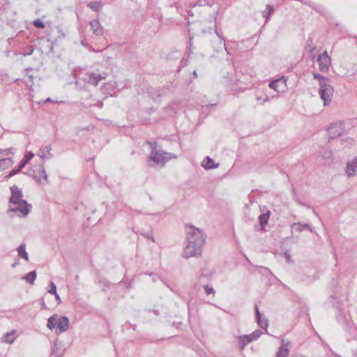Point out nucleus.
Segmentation results:
<instances>
[{
  "label": "nucleus",
  "instance_id": "obj_15",
  "mask_svg": "<svg viewBox=\"0 0 357 357\" xmlns=\"http://www.w3.org/2000/svg\"><path fill=\"white\" fill-rule=\"evenodd\" d=\"M357 160H353L351 162H349L347 166L346 172L349 176H352L357 174Z\"/></svg>",
  "mask_w": 357,
  "mask_h": 357
},
{
  "label": "nucleus",
  "instance_id": "obj_48",
  "mask_svg": "<svg viewBox=\"0 0 357 357\" xmlns=\"http://www.w3.org/2000/svg\"><path fill=\"white\" fill-rule=\"evenodd\" d=\"M268 97H266V98L264 100V102H266V101H268Z\"/></svg>",
  "mask_w": 357,
  "mask_h": 357
},
{
  "label": "nucleus",
  "instance_id": "obj_2",
  "mask_svg": "<svg viewBox=\"0 0 357 357\" xmlns=\"http://www.w3.org/2000/svg\"><path fill=\"white\" fill-rule=\"evenodd\" d=\"M151 149V153L149 155L147 163L150 167H163L172 159L177 158L176 155L163 151L158 147L156 142H147Z\"/></svg>",
  "mask_w": 357,
  "mask_h": 357
},
{
  "label": "nucleus",
  "instance_id": "obj_1",
  "mask_svg": "<svg viewBox=\"0 0 357 357\" xmlns=\"http://www.w3.org/2000/svg\"><path fill=\"white\" fill-rule=\"evenodd\" d=\"M186 245L182 256L184 258L199 257L202 249L206 241V236L202 230L192 225H186Z\"/></svg>",
  "mask_w": 357,
  "mask_h": 357
},
{
  "label": "nucleus",
  "instance_id": "obj_4",
  "mask_svg": "<svg viewBox=\"0 0 357 357\" xmlns=\"http://www.w3.org/2000/svg\"><path fill=\"white\" fill-rule=\"evenodd\" d=\"M31 208V205L29 204L26 201L22 200L18 202V203H11L10 211L20 212L18 215L20 217H25L29 213Z\"/></svg>",
  "mask_w": 357,
  "mask_h": 357
},
{
  "label": "nucleus",
  "instance_id": "obj_22",
  "mask_svg": "<svg viewBox=\"0 0 357 357\" xmlns=\"http://www.w3.org/2000/svg\"><path fill=\"white\" fill-rule=\"evenodd\" d=\"M57 314H54L51 316L48 320H47V326L49 329L53 330L54 328H56V324H57Z\"/></svg>",
  "mask_w": 357,
  "mask_h": 357
},
{
  "label": "nucleus",
  "instance_id": "obj_39",
  "mask_svg": "<svg viewBox=\"0 0 357 357\" xmlns=\"http://www.w3.org/2000/svg\"><path fill=\"white\" fill-rule=\"evenodd\" d=\"M346 141L348 142L349 144H352L354 140L352 138H347Z\"/></svg>",
  "mask_w": 357,
  "mask_h": 357
},
{
  "label": "nucleus",
  "instance_id": "obj_5",
  "mask_svg": "<svg viewBox=\"0 0 357 357\" xmlns=\"http://www.w3.org/2000/svg\"><path fill=\"white\" fill-rule=\"evenodd\" d=\"M330 138H335L340 136L344 132V123L342 121L335 122L331 125L328 130Z\"/></svg>",
  "mask_w": 357,
  "mask_h": 357
},
{
  "label": "nucleus",
  "instance_id": "obj_18",
  "mask_svg": "<svg viewBox=\"0 0 357 357\" xmlns=\"http://www.w3.org/2000/svg\"><path fill=\"white\" fill-rule=\"evenodd\" d=\"M270 215L271 212L269 211H267L266 213L259 216V222L262 230H265V227L268 223Z\"/></svg>",
  "mask_w": 357,
  "mask_h": 357
},
{
  "label": "nucleus",
  "instance_id": "obj_23",
  "mask_svg": "<svg viewBox=\"0 0 357 357\" xmlns=\"http://www.w3.org/2000/svg\"><path fill=\"white\" fill-rule=\"evenodd\" d=\"M23 278L24 280H26V281L27 282H29L30 284H33L34 282V280L36 278V271H31L30 273L26 274Z\"/></svg>",
  "mask_w": 357,
  "mask_h": 357
},
{
  "label": "nucleus",
  "instance_id": "obj_17",
  "mask_svg": "<svg viewBox=\"0 0 357 357\" xmlns=\"http://www.w3.org/2000/svg\"><path fill=\"white\" fill-rule=\"evenodd\" d=\"M291 227L292 229L298 232H301L304 229H307L310 232H313L312 228L308 224L295 222L291 225Z\"/></svg>",
  "mask_w": 357,
  "mask_h": 357
},
{
  "label": "nucleus",
  "instance_id": "obj_30",
  "mask_svg": "<svg viewBox=\"0 0 357 357\" xmlns=\"http://www.w3.org/2000/svg\"><path fill=\"white\" fill-rule=\"evenodd\" d=\"M204 290H205V293L207 294V295H209L211 294H214L215 293V290L211 287H208V285H205L204 287Z\"/></svg>",
  "mask_w": 357,
  "mask_h": 357
},
{
  "label": "nucleus",
  "instance_id": "obj_46",
  "mask_svg": "<svg viewBox=\"0 0 357 357\" xmlns=\"http://www.w3.org/2000/svg\"><path fill=\"white\" fill-rule=\"evenodd\" d=\"M29 77V79H30V80H31V81H32V80H33V76H32V75H30Z\"/></svg>",
  "mask_w": 357,
  "mask_h": 357
},
{
  "label": "nucleus",
  "instance_id": "obj_3",
  "mask_svg": "<svg viewBox=\"0 0 357 357\" xmlns=\"http://www.w3.org/2000/svg\"><path fill=\"white\" fill-rule=\"evenodd\" d=\"M319 93L321 98L324 102V105H327L331 102L333 94V88L328 84V80L327 79H323L320 82Z\"/></svg>",
  "mask_w": 357,
  "mask_h": 357
},
{
  "label": "nucleus",
  "instance_id": "obj_38",
  "mask_svg": "<svg viewBox=\"0 0 357 357\" xmlns=\"http://www.w3.org/2000/svg\"><path fill=\"white\" fill-rule=\"evenodd\" d=\"M54 295L55 296V298H56V301L59 303H61V300L60 296H59V294L57 293H56V294H54Z\"/></svg>",
  "mask_w": 357,
  "mask_h": 357
},
{
  "label": "nucleus",
  "instance_id": "obj_31",
  "mask_svg": "<svg viewBox=\"0 0 357 357\" xmlns=\"http://www.w3.org/2000/svg\"><path fill=\"white\" fill-rule=\"evenodd\" d=\"M238 339H239V343L241 344L242 349L244 348L249 343V342H247V339L243 338V335L240 336L238 337Z\"/></svg>",
  "mask_w": 357,
  "mask_h": 357
},
{
  "label": "nucleus",
  "instance_id": "obj_50",
  "mask_svg": "<svg viewBox=\"0 0 357 357\" xmlns=\"http://www.w3.org/2000/svg\"><path fill=\"white\" fill-rule=\"evenodd\" d=\"M192 39V37L190 36V40H191Z\"/></svg>",
  "mask_w": 357,
  "mask_h": 357
},
{
  "label": "nucleus",
  "instance_id": "obj_21",
  "mask_svg": "<svg viewBox=\"0 0 357 357\" xmlns=\"http://www.w3.org/2000/svg\"><path fill=\"white\" fill-rule=\"evenodd\" d=\"M17 252H18V255L24 259L25 260L28 261L29 260V256H28V253L26 252V246H25V244H21L18 248H17Z\"/></svg>",
  "mask_w": 357,
  "mask_h": 357
},
{
  "label": "nucleus",
  "instance_id": "obj_9",
  "mask_svg": "<svg viewBox=\"0 0 357 357\" xmlns=\"http://www.w3.org/2000/svg\"><path fill=\"white\" fill-rule=\"evenodd\" d=\"M56 329L59 333L66 332L69 327V319L66 316L57 317Z\"/></svg>",
  "mask_w": 357,
  "mask_h": 357
},
{
  "label": "nucleus",
  "instance_id": "obj_47",
  "mask_svg": "<svg viewBox=\"0 0 357 357\" xmlns=\"http://www.w3.org/2000/svg\"><path fill=\"white\" fill-rule=\"evenodd\" d=\"M107 85H108V86H111V87H112V88H113L112 85V84H109V83H107Z\"/></svg>",
  "mask_w": 357,
  "mask_h": 357
},
{
  "label": "nucleus",
  "instance_id": "obj_28",
  "mask_svg": "<svg viewBox=\"0 0 357 357\" xmlns=\"http://www.w3.org/2000/svg\"><path fill=\"white\" fill-rule=\"evenodd\" d=\"M33 24L37 28L43 29L45 27V24H44L43 22H42L40 20H34Z\"/></svg>",
  "mask_w": 357,
  "mask_h": 357
},
{
  "label": "nucleus",
  "instance_id": "obj_40",
  "mask_svg": "<svg viewBox=\"0 0 357 357\" xmlns=\"http://www.w3.org/2000/svg\"><path fill=\"white\" fill-rule=\"evenodd\" d=\"M41 307H42V309H46V308H47V306H46V305H45V303L44 301H43V302L41 303Z\"/></svg>",
  "mask_w": 357,
  "mask_h": 357
},
{
  "label": "nucleus",
  "instance_id": "obj_8",
  "mask_svg": "<svg viewBox=\"0 0 357 357\" xmlns=\"http://www.w3.org/2000/svg\"><path fill=\"white\" fill-rule=\"evenodd\" d=\"M107 73L104 72L101 74L91 73L89 77L88 83L95 86H98L100 81L106 79Z\"/></svg>",
  "mask_w": 357,
  "mask_h": 357
},
{
  "label": "nucleus",
  "instance_id": "obj_33",
  "mask_svg": "<svg viewBox=\"0 0 357 357\" xmlns=\"http://www.w3.org/2000/svg\"><path fill=\"white\" fill-rule=\"evenodd\" d=\"M243 338L247 339V342H250L252 341L256 340V339L254 338L252 333L250 335H243Z\"/></svg>",
  "mask_w": 357,
  "mask_h": 357
},
{
  "label": "nucleus",
  "instance_id": "obj_36",
  "mask_svg": "<svg viewBox=\"0 0 357 357\" xmlns=\"http://www.w3.org/2000/svg\"><path fill=\"white\" fill-rule=\"evenodd\" d=\"M34 156V154L31 152H30L28 155H26L24 157V160L28 162Z\"/></svg>",
  "mask_w": 357,
  "mask_h": 357
},
{
  "label": "nucleus",
  "instance_id": "obj_44",
  "mask_svg": "<svg viewBox=\"0 0 357 357\" xmlns=\"http://www.w3.org/2000/svg\"><path fill=\"white\" fill-rule=\"evenodd\" d=\"M206 275L202 272L200 275V279H202L203 277H204Z\"/></svg>",
  "mask_w": 357,
  "mask_h": 357
},
{
  "label": "nucleus",
  "instance_id": "obj_25",
  "mask_svg": "<svg viewBox=\"0 0 357 357\" xmlns=\"http://www.w3.org/2000/svg\"><path fill=\"white\" fill-rule=\"evenodd\" d=\"M88 6L93 11H98L101 8L100 1L91 2L88 4Z\"/></svg>",
  "mask_w": 357,
  "mask_h": 357
},
{
  "label": "nucleus",
  "instance_id": "obj_10",
  "mask_svg": "<svg viewBox=\"0 0 357 357\" xmlns=\"http://www.w3.org/2000/svg\"><path fill=\"white\" fill-rule=\"evenodd\" d=\"M11 197L10 198V202L18 203V202L24 200L22 199V192L16 185H13L10 188Z\"/></svg>",
  "mask_w": 357,
  "mask_h": 357
},
{
  "label": "nucleus",
  "instance_id": "obj_16",
  "mask_svg": "<svg viewBox=\"0 0 357 357\" xmlns=\"http://www.w3.org/2000/svg\"><path fill=\"white\" fill-rule=\"evenodd\" d=\"M202 166L206 169H211L218 167L219 165L215 164L210 157L207 156L203 160Z\"/></svg>",
  "mask_w": 357,
  "mask_h": 357
},
{
  "label": "nucleus",
  "instance_id": "obj_19",
  "mask_svg": "<svg viewBox=\"0 0 357 357\" xmlns=\"http://www.w3.org/2000/svg\"><path fill=\"white\" fill-rule=\"evenodd\" d=\"M255 312L258 324L263 328L266 329L268 327V321L266 319L262 320L261 314L259 311L257 305H255Z\"/></svg>",
  "mask_w": 357,
  "mask_h": 357
},
{
  "label": "nucleus",
  "instance_id": "obj_34",
  "mask_svg": "<svg viewBox=\"0 0 357 357\" xmlns=\"http://www.w3.org/2000/svg\"><path fill=\"white\" fill-rule=\"evenodd\" d=\"M253 336H254V338H255L256 340L257 338H259L261 335V331L260 330H255L253 333H252Z\"/></svg>",
  "mask_w": 357,
  "mask_h": 357
},
{
  "label": "nucleus",
  "instance_id": "obj_35",
  "mask_svg": "<svg viewBox=\"0 0 357 357\" xmlns=\"http://www.w3.org/2000/svg\"><path fill=\"white\" fill-rule=\"evenodd\" d=\"M209 33H210L212 36H215V38H217L219 40V42H220V44H222V40L220 38V37H219L218 33V32H217V31H215L214 32H212V31H211V29H210V31H209Z\"/></svg>",
  "mask_w": 357,
  "mask_h": 357
},
{
  "label": "nucleus",
  "instance_id": "obj_43",
  "mask_svg": "<svg viewBox=\"0 0 357 357\" xmlns=\"http://www.w3.org/2000/svg\"><path fill=\"white\" fill-rule=\"evenodd\" d=\"M51 101H52L51 98H47V99L45 100V102H51Z\"/></svg>",
  "mask_w": 357,
  "mask_h": 357
},
{
  "label": "nucleus",
  "instance_id": "obj_27",
  "mask_svg": "<svg viewBox=\"0 0 357 357\" xmlns=\"http://www.w3.org/2000/svg\"><path fill=\"white\" fill-rule=\"evenodd\" d=\"M280 82L281 81L280 79L273 80L269 83V87L274 89L275 91H278V86L279 82Z\"/></svg>",
  "mask_w": 357,
  "mask_h": 357
},
{
  "label": "nucleus",
  "instance_id": "obj_11",
  "mask_svg": "<svg viewBox=\"0 0 357 357\" xmlns=\"http://www.w3.org/2000/svg\"><path fill=\"white\" fill-rule=\"evenodd\" d=\"M51 146H42L38 153V156L42 159H50L53 156L51 153Z\"/></svg>",
  "mask_w": 357,
  "mask_h": 357
},
{
  "label": "nucleus",
  "instance_id": "obj_6",
  "mask_svg": "<svg viewBox=\"0 0 357 357\" xmlns=\"http://www.w3.org/2000/svg\"><path fill=\"white\" fill-rule=\"evenodd\" d=\"M317 61L319 65V70L321 72H326L328 70L331 65V58L326 51L319 55Z\"/></svg>",
  "mask_w": 357,
  "mask_h": 357
},
{
  "label": "nucleus",
  "instance_id": "obj_49",
  "mask_svg": "<svg viewBox=\"0 0 357 357\" xmlns=\"http://www.w3.org/2000/svg\"><path fill=\"white\" fill-rule=\"evenodd\" d=\"M205 33H206V32H205V31H204V30H202V33H203V34H205Z\"/></svg>",
  "mask_w": 357,
  "mask_h": 357
},
{
  "label": "nucleus",
  "instance_id": "obj_14",
  "mask_svg": "<svg viewBox=\"0 0 357 357\" xmlns=\"http://www.w3.org/2000/svg\"><path fill=\"white\" fill-rule=\"evenodd\" d=\"M15 333V330H13L10 332L7 333L1 337V342L8 344L13 343L16 339Z\"/></svg>",
  "mask_w": 357,
  "mask_h": 357
},
{
  "label": "nucleus",
  "instance_id": "obj_32",
  "mask_svg": "<svg viewBox=\"0 0 357 357\" xmlns=\"http://www.w3.org/2000/svg\"><path fill=\"white\" fill-rule=\"evenodd\" d=\"M0 151H2L1 149H0ZM4 151H6L3 155H1V158H7V157H10V155H13V152L11 151V149H5Z\"/></svg>",
  "mask_w": 357,
  "mask_h": 357
},
{
  "label": "nucleus",
  "instance_id": "obj_45",
  "mask_svg": "<svg viewBox=\"0 0 357 357\" xmlns=\"http://www.w3.org/2000/svg\"><path fill=\"white\" fill-rule=\"evenodd\" d=\"M193 76L196 78L197 77V72L196 70H194L193 72Z\"/></svg>",
  "mask_w": 357,
  "mask_h": 357
},
{
  "label": "nucleus",
  "instance_id": "obj_24",
  "mask_svg": "<svg viewBox=\"0 0 357 357\" xmlns=\"http://www.w3.org/2000/svg\"><path fill=\"white\" fill-rule=\"evenodd\" d=\"M27 162L23 159L20 165H19V167L17 169H13L8 175L9 177H11L14 175H15L16 174H17L22 168L24 167V166L26 165Z\"/></svg>",
  "mask_w": 357,
  "mask_h": 357
},
{
  "label": "nucleus",
  "instance_id": "obj_13",
  "mask_svg": "<svg viewBox=\"0 0 357 357\" xmlns=\"http://www.w3.org/2000/svg\"><path fill=\"white\" fill-rule=\"evenodd\" d=\"M90 26L96 36H101L103 30L98 20H94L90 22Z\"/></svg>",
  "mask_w": 357,
  "mask_h": 357
},
{
  "label": "nucleus",
  "instance_id": "obj_26",
  "mask_svg": "<svg viewBox=\"0 0 357 357\" xmlns=\"http://www.w3.org/2000/svg\"><path fill=\"white\" fill-rule=\"evenodd\" d=\"M266 9L268 10L267 13L265 14V12H263V15H264V17H266V21H268L269 17L273 13L274 8H273V6H271L270 4H267L266 5Z\"/></svg>",
  "mask_w": 357,
  "mask_h": 357
},
{
  "label": "nucleus",
  "instance_id": "obj_29",
  "mask_svg": "<svg viewBox=\"0 0 357 357\" xmlns=\"http://www.w3.org/2000/svg\"><path fill=\"white\" fill-rule=\"evenodd\" d=\"M48 292L51 294H56V293H57L56 287L53 282H51L50 283V289H49Z\"/></svg>",
  "mask_w": 357,
  "mask_h": 357
},
{
  "label": "nucleus",
  "instance_id": "obj_42",
  "mask_svg": "<svg viewBox=\"0 0 357 357\" xmlns=\"http://www.w3.org/2000/svg\"><path fill=\"white\" fill-rule=\"evenodd\" d=\"M285 256H286V258H287V261H289V259H290L289 255H288L287 253H285Z\"/></svg>",
  "mask_w": 357,
  "mask_h": 357
},
{
  "label": "nucleus",
  "instance_id": "obj_37",
  "mask_svg": "<svg viewBox=\"0 0 357 357\" xmlns=\"http://www.w3.org/2000/svg\"><path fill=\"white\" fill-rule=\"evenodd\" d=\"M314 77L315 79H320V82L323 79H326L324 77H323L322 75H319V74H314Z\"/></svg>",
  "mask_w": 357,
  "mask_h": 357
},
{
  "label": "nucleus",
  "instance_id": "obj_7",
  "mask_svg": "<svg viewBox=\"0 0 357 357\" xmlns=\"http://www.w3.org/2000/svg\"><path fill=\"white\" fill-rule=\"evenodd\" d=\"M30 175L38 182H41L42 178H43L45 183H47L48 182L47 174L44 169L43 164L40 165L37 172L35 170H33L32 172L30 173Z\"/></svg>",
  "mask_w": 357,
  "mask_h": 357
},
{
  "label": "nucleus",
  "instance_id": "obj_41",
  "mask_svg": "<svg viewBox=\"0 0 357 357\" xmlns=\"http://www.w3.org/2000/svg\"><path fill=\"white\" fill-rule=\"evenodd\" d=\"M291 357H306L302 354H296V355H294L292 356Z\"/></svg>",
  "mask_w": 357,
  "mask_h": 357
},
{
  "label": "nucleus",
  "instance_id": "obj_12",
  "mask_svg": "<svg viewBox=\"0 0 357 357\" xmlns=\"http://www.w3.org/2000/svg\"><path fill=\"white\" fill-rule=\"evenodd\" d=\"M5 151H0V170H4L10 167L13 163L11 157L1 158V155H3Z\"/></svg>",
  "mask_w": 357,
  "mask_h": 357
},
{
  "label": "nucleus",
  "instance_id": "obj_20",
  "mask_svg": "<svg viewBox=\"0 0 357 357\" xmlns=\"http://www.w3.org/2000/svg\"><path fill=\"white\" fill-rule=\"evenodd\" d=\"M289 349L284 344V340H282V345L279 349L278 352L277 353L276 357H287L289 354Z\"/></svg>",
  "mask_w": 357,
  "mask_h": 357
}]
</instances>
